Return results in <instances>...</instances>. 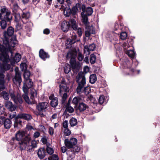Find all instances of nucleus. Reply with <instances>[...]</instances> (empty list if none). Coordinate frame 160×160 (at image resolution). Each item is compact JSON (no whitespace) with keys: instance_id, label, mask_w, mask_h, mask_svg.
Instances as JSON below:
<instances>
[{"instance_id":"51","label":"nucleus","mask_w":160,"mask_h":160,"mask_svg":"<svg viewBox=\"0 0 160 160\" xmlns=\"http://www.w3.org/2000/svg\"><path fill=\"white\" fill-rule=\"evenodd\" d=\"M32 24L31 22H29L27 23V26H26V28H27V27L28 30V31H30L31 30V28L32 26ZM27 29V28H26Z\"/></svg>"},{"instance_id":"3","label":"nucleus","mask_w":160,"mask_h":160,"mask_svg":"<svg viewBox=\"0 0 160 160\" xmlns=\"http://www.w3.org/2000/svg\"><path fill=\"white\" fill-rule=\"evenodd\" d=\"M76 81L78 82V86L77 88V93L81 95L88 94L90 92V88L88 87H84L86 83V79L83 73H79L76 78Z\"/></svg>"},{"instance_id":"19","label":"nucleus","mask_w":160,"mask_h":160,"mask_svg":"<svg viewBox=\"0 0 160 160\" xmlns=\"http://www.w3.org/2000/svg\"><path fill=\"white\" fill-rule=\"evenodd\" d=\"M30 17L29 13L28 12H25L23 11L22 14V19L21 18V20L19 22H22L23 23H26V22L25 21V20L28 19Z\"/></svg>"},{"instance_id":"20","label":"nucleus","mask_w":160,"mask_h":160,"mask_svg":"<svg viewBox=\"0 0 160 160\" xmlns=\"http://www.w3.org/2000/svg\"><path fill=\"white\" fill-rule=\"evenodd\" d=\"M22 89L24 93L22 95V97L26 102L28 104L31 103V102L30 101L28 95V91L27 89L24 87L23 88H22Z\"/></svg>"},{"instance_id":"39","label":"nucleus","mask_w":160,"mask_h":160,"mask_svg":"<svg viewBox=\"0 0 160 160\" xmlns=\"http://www.w3.org/2000/svg\"><path fill=\"white\" fill-rule=\"evenodd\" d=\"M71 13L73 14L72 10H71L69 8H66L64 11V14L66 17H69Z\"/></svg>"},{"instance_id":"27","label":"nucleus","mask_w":160,"mask_h":160,"mask_svg":"<svg viewBox=\"0 0 160 160\" xmlns=\"http://www.w3.org/2000/svg\"><path fill=\"white\" fill-rule=\"evenodd\" d=\"M82 101V98L79 97H74L72 101V103L74 104L75 106H77L78 103H81Z\"/></svg>"},{"instance_id":"11","label":"nucleus","mask_w":160,"mask_h":160,"mask_svg":"<svg viewBox=\"0 0 160 160\" xmlns=\"http://www.w3.org/2000/svg\"><path fill=\"white\" fill-rule=\"evenodd\" d=\"M15 74L14 78H13V81L15 84L19 86L22 82V79L18 67L15 68Z\"/></svg>"},{"instance_id":"7","label":"nucleus","mask_w":160,"mask_h":160,"mask_svg":"<svg viewBox=\"0 0 160 160\" xmlns=\"http://www.w3.org/2000/svg\"><path fill=\"white\" fill-rule=\"evenodd\" d=\"M49 107V104L47 102H43L38 103L37 104L36 108L38 112L37 114V115L43 116V112H45Z\"/></svg>"},{"instance_id":"15","label":"nucleus","mask_w":160,"mask_h":160,"mask_svg":"<svg viewBox=\"0 0 160 160\" xmlns=\"http://www.w3.org/2000/svg\"><path fill=\"white\" fill-rule=\"evenodd\" d=\"M85 26L86 29L85 31V36L86 37H89L90 34L95 33V30L93 27L92 26H90L89 25Z\"/></svg>"},{"instance_id":"40","label":"nucleus","mask_w":160,"mask_h":160,"mask_svg":"<svg viewBox=\"0 0 160 160\" xmlns=\"http://www.w3.org/2000/svg\"><path fill=\"white\" fill-rule=\"evenodd\" d=\"M96 56L94 54H92L90 56V61L92 64L94 63L96 60Z\"/></svg>"},{"instance_id":"60","label":"nucleus","mask_w":160,"mask_h":160,"mask_svg":"<svg viewBox=\"0 0 160 160\" xmlns=\"http://www.w3.org/2000/svg\"><path fill=\"white\" fill-rule=\"evenodd\" d=\"M50 30L48 28H46L43 31V33L45 34H48L50 33Z\"/></svg>"},{"instance_id":"18","label":"nucleus","mask_w":160,"mask_h":160,"mask_svg":"<svg viewBox=\"0 0 160 160\" xmlns=\"http://www.w3.org/2000/svg\"><path fill=\"white\" fill-rule=\"evenodd\" d=\"M61 29L64 32H67L70 28V24L68 22L63 21L61 24Z\"/></svg>"},{"instance_id":"35","label":"nucleus","mask_w":160,"mask_h":160,"mask_svg":"<svg viewBox=\"0 0 160 160\" xmlns=\"http://www.w3.org/2000/svg\"><path fill=\"white\" fill-rule=\"evenodd\" d=\"M97 80V78L95 74H92L90 76L89 82L91 83H94Z\"/></svg>"},{"instance_id":"4","label":"nucleus","mask_w":160,"mask_h":160,"mask_svg":"<svg viewBox=\"0 0 160 160\" xmlns=\"http://www.w3.org/2000/svg\"><path fill=\"white\" fill-rule=\"evenodd\" d=\"M14 29L12 27H9L7 32L5 31L4 32V38L3 39V42L5 47L11 46L12 47H15L17 44V41L15 37L12 38L11 36L14 33Z\"/></svg>"},{"instance_id":"10","label":"nucleus","mask_w":160,"mask_h":160,"mask_svg":"<svg viewBox=\"0 0 160 160\" xmlns=\"http://www.w3.org/2000/svg\"><path fill=\"white\" fill-rule=\"evenodd\" d=\"M131 63H130L129 60L126 58L124 59L123 62L121 63V67L122 68L129 69L130 71V73L127 74H132L134 72V70L133 68H131Z\"/></svg>"},{"instance_id":"62","label":"nucleus","mask_w":160,"mask_h":160,"mask_svg":"<svg viewBox=\"0 0 160 160\" xmlns=\"http://www.w3.org/2000/svg\"><path fill=\"white\" fill-rule=\"evenodd\" d=\"M41 141L44 144H46L47 142V139L46 137H43L41 139Z\"/></svg>"},{"instance_id":"37","label":"nucleus","mask_w":160,"mask_h":160,"mask_svg":"<svg viewBox=\"0 0 160 160\" xmlns=\"http://www.w3.org/2000/svg\"><path fill=\"white\" fill-rule=\"evenodd\" d=\"M69 123L71 126H74L77 124V120L75 118H72L69 121Z\"/></svg>"},{"instance_id":"42","label":"nucleus","mask_w":160,"mask_h":160,"mask_svg":"<svg viewBox=\"0 0 160 160\" xmlns=\"http://www.w3.org/2000/svg\"><path fill=\"white\" fill-rule=\"evenodd\" d=\"M30 75V72L28 71H26L24 73V77L26 81L27 80L31 79L29 78Z\"/></svg>"},{"instance_id":"45","label":"nucleus","mask_w":160,"mask_h":160,"mask_svg":"<svg viewBox=\"0 0 160 160\" xmlns=\"http://www.w3.org/2000/svg\"><path fill=\"white\" fill-rule=\"evenodd\" d=\"M122 47L125 51L127 50L130 47V45L128 44V42H125L122 44Z\"/></svg>"},{"instance_id":"57","label":"nucleus","mask_w":160,"mask_h":160,"mask_svg":"<svg viewBox=\"0 0 160 160\" xmlns=\"http://www.w3.org/2000/svg\"><path fill=\"white\" fill-rule=\"evenodd\" d=\"M40 136V133L38 132H34L33 134V137L34 138H37Z\"/></svg>"},{"instance_id":"36","label":"nucleus","mask_w":160,"mask_h":160,"mask_svg":"<svg viewBox=\"0 0 160 160\" xmlns=\"http://www.w3.org/2000/svg\"><path fill=\"white\" fill-rule=\"evenodd\" d=\"M69 149H71L72 152H78L79 151L80 149V147L78 145H74Z\"/></svg>"},{"instance_id":"61","label":"nucleus","mask_w":160,"mask_h":160,"mask_svg":"<svg viewBox=\"0 0 160 160\" xmlns=\"http://www.w3.org/2000/svg\"><path fill=\"white\" fill-rule=\"evenodd\" d=\"M5 119L4 117L1 116L0 118V124L2 125L3 124Z\"/></svg>"},{"instance_id":"34","label":"nucleus","mask_w":160,"mask_h":160,"mask_svg":"<svg viewBox=\"0 0 160 160\" xmlns=\"http://www.w3.org/2000/svg\"><path fill=\"white\" fill-rule=\"evenodd\" d=\"M126 53L132 59L134 58L135 57V53L133 50H127L126 52Z\"/></svg>"},{"instance_id":"56","label":"nucleus","mask_w":160,"mask_h":160,"mask_svg":"<svg viewBox=\"0 0 160 160\" xmlns=\"http://www.w3.org/2000/svg\"><path fill=\"white\" fill-rule=\"evenodd\" d=\"M21 22H17V23L16 25V27L18 30L22 28V25L21 23Z\"/></svg>"},{"instance_id":"9","label":"nucleus","mask_w":160,"mask_h":160,"mask_svg":"<svg viewBox=\"0 0 160 160\" xmlns=\"http://www.w3.org/2000/svg\"><path fill=\"white\" fill-rule=\"evenodd\" d=\"M9 93L11 99L16 104L18 103H22V102L21 96L19 94H18L16 96L14 91L12 89L9 90Z\"/></svg>"},{"instance_id":"12","label":"nucleus","mask_w":160,"mask_h":160,"mask_svg":"<svg viewBox=\"0 0 160 160\" xmlns=\"http://www.w3.org/2000/svg\"><path fill=\"white\" fill-rule=\"evenodd\" d=\"M12 12L14 14L15 21L16 22H18L21 20V17L19 13L18 12L19 9L17 3H12Z\"/></svg>"},{"instance_id":"5","label":"nucleus","mask_w":160,"mask_h":160,"mask_svg":"<svg viewBox=\"0 0 160 160\" xmlns=\"http://www.w3.org/2000/svg\"><path fill=\"white\" fill-rule=\"evenodd\" d=\"M0 18L1 20L0 24L1 28L4 29L7 27L6 21H10L12 18L10 11L4 7L0 9Z\"/></svg>"},{"instance_id":"58","label":"nucleus","mask_w":160,"mask_h":160,"mask_svg":"<svg viewBox=\"0 0 160 160\" xmlns=\"http://www.w3.org/2000/svg\"><path fill=\"white\" fill-rule=\"evenodd\" d=\"M77 30V33L78 34V35L79 37H80L82 36V31L81 28H78Z\"/></svg>"},{"instance_id":"17","label":"nucleus","mask_w":160,"mask_h":160,"mask_svg":"<svg viewBox=\"0 0 160 160\" xmlns=\"http://www.w3.org/2000/svg\"><path fill=\"white\" fill-rule=\"evenodd\" d=\"M49 99L51 100L50 104L52 107L55 108L57 106L58 104V98L56 97H54L53 94L50 95L49 97Z\"/></svg>"},{"instance_id":"25","label":"nucleus","mask_w":160,"mask_h":160,"mask_svg":"<svg viewBox=\"0 0 160 160\" xmlns=\"http://www.w3.org/2000/svg\"><path fill=\"white\" fill-rule=\"evenodd\" d=\"M37 154L38 158L40 159H42L45 157V152L44 148H39L38 152Z\"/></svg>"},{"instance_id":"22","label":"nucleus","mask_w":160,"mask_h":160,"mask_svg":"<svg viewBox=\"0 0 160 160\" xmlns=\"http://www.w3.org/2000/svg\"><path fill=\"white\" fill-rule=\"evenodd\" d=\"M4 78V75L3 74L0 73V92L2 89H3L5 88V81Z\"/></svg>"},{"instance_id":"21","label":"nucleus","mask_w":160,"mask_h":160,"mask_svg":"<svg viewBox=\"0 0 160 160\" xmlns=\"http://www.w3.org/2000/svg\"><path fill=\"white\" fill-rule=\"evenodd\" d=\"M5 105L7 108L11 111H14L16 109V106L13 105L12 103L10 101H6Z\"/></svg>"},{"instance_id":"64","label":"nucleus","mask_w":160,"mask_h":160,"mask_svg":"<svg viewBox=\"0 0 160 160\" xmlns=\"http://www.w3.org/2000/svg\"><path fill=\"white\" fill-rule=\"evenodd\" d=\"M70 22L71 26L76 24V22L73 19H72L71 20Z\"/></svg>"},{"instance_id":"24","label":"nucleus","mask_w":160,"mask_h":160,"mask_svg":"<svg viewBox=\"0 0 160 160\" xmlns=\"http://www.w3.org/2000/svg\"><path fill=\"white\" fill-rule=\"evenodd\" d=\"M33 85V82L32 81V80L31 79L27 80L25 81V82L24 83L23 88L25 87L28 90V89L31 88Z\"/></svg>"},{"instance_id":"52","label":"nucleus","mask_w":160,"mask_h":160,"mask_svg":"<svg viewBox=\"0 0 160 160\" xmlns=\"http://www.w3.org/2000/svg\"><path fill=\"white\" fill-rule=\"evenodd\" d=\"M78 58L80 61H81L83 58V56L81 53L79 52L78 54Z\"/></svg>"},{"instance_id":"41","label":"nucleus","mask_w":160,"mask_h":160,"mask_svg":"<svg viewBox=\"0 0 160 160\" xmlns=\"http://www.w3.org/2000/svg\"><path fill=\"white\" fill-rule=\"evenodd\" d=\"M46 150L47 152L50 155L52 154L54 152V150L53 148L49 146H47Z\"/></svg>"},{"instance_id":"26","label":"nucleus","mask_w":160,"mask_h":160,"mask_svg":"<svg viewBox=\"0 0 160 160\" xmlns=\"http://www.w3.org/2000/svg\"><path fill=\"white\" fill-rule=\"evenodd\" d=\"M30 99L32 100V102L34 101V99L37 97V91L34 89L32 88L31 90Z\"/></svg>"},{"instance_id":"28","label":"nucleus","mask_w":160,"mask_h":160,"mask_svg":"<svg viewBox=\"0 0 160 160\" xmlns=\"http://www.w3.org/2000/svg\"><path fill=\"white\" fill-rule=\"evenodd\" d=\"M65 111L70 113H71L74 111V108L70 106V103L69 101L66 105Z\"/></svg>"},{"instance_id":"30","label":"nucleus","mask_w":160,"mask_h":160,"mask_svg":"<svg viewBox=\"0 0 160 160\" xmlns=\"http://www.w3.org/2000/svg\"><path fill=\"white\" fill-rule=\"evenodd\" d=\"M3 124L6 128H9L11 126V121L9 119H6L4 121Z\"/></svg>"},{"instance_id":"53","label":"nucleus","mask_w":160,"mask_h":160,"mask_svg":"<svg viewBox=\"0 0 160 160\" xmlns=\"http://www.w3.org/2000/svg\"><path fill=\"white\" fill-rule=\"evenodd\" d=\"M20 68L22 70H25L27 68V65L25 63H22L20 65Z\"/></svg>"},{"instance_id":"54","label":"nucleus","mask_w":160,"mask_h":160,"mask_svg":"<svg viewBox=\"0 0 160 160\" xmlns=\"http://www.w3.org/2000/svg\"><path fill=\"white\" fill-rule=\"evenodd\" d=\"M4 110L5 108L4 107L0 104V114H4Z\"/></svg>"},{"instance_id":"47","label":"nucleus","mask_w":160,"mask_h":160,"mask_svg":"<svg viewBox=\"0 0 160 160\" xmlns=\"http://www.w3.org/2000/svg\"><path fill=\"white\" fill-rule=\"evenodd\" d=\"M64 134L65 136H69L71 133V131L68 128H65L63 131Z\"/></svg>"},{"instance_id":"14","label":"nucleus","mask_w":160,"mask_h":160,"mask_svg":"<svg viewBox=\"0 0 160 160\" xmlns=\"http://www.w3.org/2000/svg\"><path fill=\"white\" fill-rule=\"evenodd\" d=\"M77 143V139L73 138H71L69 141L67 139H65L64 141L65 145L68 148H71L76 144Z\"/></svg>"},{"instance_id":"38","label":"nucleus","mask_w":160,"mask_h":160,"mask_svg":"<svg viewBox=\"0 0 160 160\" xmlns=\"http://www.w3.org/2000/svg\"><path fill=\"white\" fill-rule=\"evenodd\" d=\"M2 96L3 98L5 100H8L9 98V93L5 91H3L1 93Z\"/></svg>"},{"instance_id":"44","label":"nucleus","mask_w":160,"mask_h":160,"mask_svg":"<svg viewBox=\"0 0 160 160\" xmlns=\"http://www.w3.org/2000/svg\"><path fill=\"white\" fill-rule=\"evenodd\" d=\"M122 47L125 51L127 50L130 47V45L128 44V42H125L122 44Z\"/></svg>"},{"instance_id":"2","label":"nucleus","mask_w":160,"mask_h":160,"mask_svg":"<svg viewBox=\"0 0 160 160\" xmlns=\"http://www.w3.org/2000/svg\"><path fill=\"white\" fill-rule=\"evenodd\" d=\"M25 134V132L23 131H19L16 134V139L19 141L20 148L22 150L26 149L29 152L33 151L37 147V142L34 140H32L29 135L23 138Z\"/></svg>"},{"instance_id":"1","label":"nucleus","mask_w":160,"mask_h":160,"mask_svg":"<svg viewBox=\"0 0 160 160\" xmlns=\"http://www.w3.org/2000/svg\"><path fill=\"white\" fill-rule=\"evenodd\" d=\"M14 47L12 48L11 46L5 47L0 44V60L2 62V63L0 62V72H3L5 71L8 70L11 67L9 64L8 62L10 61L9 54H11V58L16 62H18L21 58V55L18 53H16L14 57L12 51Z\"/></svg>"},{"instance_id":"48","label":"nucleus","mask_w":160,"mask_h":160,"mask_svg":"<svg viewBox=\"0 0 160 160\" xmlns=\"http://www.w3.org/2000/svg\"><path fill=\"white\" fill-rule=\"evenodd\" d=\"M50 158V160H58L59 158L58 155L56 154H53L52 156L48 157Z\"/></svg>"},{"instance_id":"43","label":"nucleus","mask_w":160,"mask_h":160,"mask_svg":"<svg viewBox=\"0 0 160 160\" xmlns=\"http://www.w3.org/2000/svg\"><path fill=\"white\" fill-rule=\"evenodd\" d=\"M93 12V10L91 7H88L87 8L86 14L88 16L91 15Z\"/></svg>"},{"instance_id":"29","label":"nucleus","mask_w":160,"mask_h":160,"mask_svg":"<svg viewBox=\"0 0 160 160\" xmlns=\"http://www.w3.org/2000/svg\"><path fill=\"white\" fill-rule=\"evenodd\" d=\"M87 107L88 106L86 104L82 102L79 104L78 109L80 111H83L85 110Z\"/></svg>"},{"instance_id":"31","label":"nucleus","mask_w":160,"mask_h":160,"mask_svg":"<svg viewBox=\"0 0 160 160\" xmlns=\"http://www.w3.org/2000/svg\"><path fill=\"white\" fill-rule=\"evenodd\" d=\"M18 117L19 118H22L27 120H30L32 118L30 115L25 113L19 114L18 115Z\"/></svg>"},{"instance_id":"50","label":"nucleus","mask_w":160,"mask_h":160,"mask_svg":"<svg viewBox=\"0 0 160 160\" xmlns=\"http://www.w3.org/2000/svg\"><path fill=\"white\" fill-rule=\"evenodd\" d=\"M64 70L66 73H68L70 71L69 65L68 64L66 65L64 68Z\"/></svg>"},{"instance_id":"23","label":"nucleus","mask_w":160,"mask_h":160,"mask_svg":"<svg viewBox=\"0 0 160 160\" xmlns=\"http://www.w3.org/2000/svg\"><path fill=\"white\" fill-rule=\"evenodd\" d=\"M39 56L40 58L44 60L49 57L48 54L42 49H40L39 51Z\"/></svg>"},{"instance_id":"63","label":"nucleus","mask_w":160,"mask_h":160,"mask_svg":"<svg viewBox=\"0 0 160 160\" xmlns=\"http://www.w3.org/2000/svg\"><path fill=\"white\" fill-rule=\"evenodd\" d=\"M21 122L20 120H17L16 121L15 123L14 124V127L15 128L18 127V123H19V124H20Z\"/></svg>"},{"instance_id":"32","label":"nucleus","mask_w":160,"mask_h":160,"mask_svg":"<svg viewBox=\"0 0 160 160\" xmlns=\"http://www.w3.org/2000/svg\"><path fill=\"white\" fill-rule=\"evenodd\" d=\"M77 36V35L75 33L73 34L71 37V39H68L67 41H68L69 42V44H72L73 43H74L76 41H78V40H76Z\"/></svg>"},{"instance_id":"6","label":"nucleus","mask_w":160,"mask_h":160,"mask_svg":"<svg viewBox=\"0 0 160 160\" xmlns=\"http://www.w3.org/2000/svg\"><path fill=\"white\" fill-rule=\"evenodd\" d=\"M60 79L61 80L60 83L62 84L59 85V94L63 99H66L67 97V93L69 91V88L66 84H64L65 80L63 78L61 77Z\"/></svg>"},{"instance_id":"55","label":"nucleus","mask_w":160,"mask_h":160,"mask_svg":"<svg viewBox=\"0 0 160 160\" xmlns=\"http://www.w3.org/2000/svg\"><path fill=\"white\" fill-rule=\"evenodd\" d=\"M68 121L65 120V121L63 123L62 126L63 127L65 128H68Z\"/></svg>"},{"instance_id":"46","label":"nucleus","mask_w":160,"mask_h":160,"mask_svg":"<svg viewBox=\"0 0 160 160\" xmlns=\"http://www.w3.org/2000/svg\"><path fill=\"white\" fill-rule=\"evenodd\" d=\"M105 97L103 95H101L100 96L98 99L99 103L101 104H102L105 102Z\"/></svg>"},{"instance_id":"8","label":"nucleus","mask_w":160,"mask_h":160,"mask_svg":"<svg viewBox=\"0 0 160 160\" xmlns=\"http://www.w3.org/2000/svg\"><path fill=\"white\" fill-rule=\"evenodd\" d=\"M76 57V53L73 51L69 52L67 55V58H71L70 62L72 68L78 69V65L76 63L75 60Z\"/></svg>"},{"instance_id":"16","label":"nucleus","mask_w":160,"mask_h":160,"mask_svg":"<svg viewBox=\"0 0 160 160\" xmlns=\"http://www.w3.org/2000/svg\"><path fill=\"white\" fill-rule=\"evenodd\" d=\"M96 48L95 45L94 43H92L89 46H85L84 47V52L85 54L86 55L89 54L90 51H93Z\"/></svg>"},{"instance_id":"13","label":"nucleus","mask_w":160,"mask_h":160,"mask_svg":"<svg viewBox=\"0 0 160 160\" xmlns=\"http://www.w3.org/2000/svg\"><path fill=\"white\" fill-rule=\"evenodd\" d=\"M86 7L84 5L79 3H77L75 7H73L72 9V11L73 14H75L78 12H80L82 11V13H84L85 11Z\"/></svg>"},{"instance_id":"59","label":"nucleus","mask_w":160,"mask_h":160,"mask_svg":"<svg viewBox=\"0 0 160 160\" xmlns=\"http://www.w3.org/2000/svg\"><path fill=\"white\" fill-rule=\"evenodd\" d=\"M54 130L53 128L51 127L49 128V133L51 135H52L54 133Z\"/></svg>"},{"instance_id":"49","label":"nucleus","mask_w":160,"mask_h":160,"mask_svg":"<svg viewBox=\"0 0 160 160\" xmlns=\"http://www.w3.org/2000/svg\"><path fill=\"white\" fill-rule=\"evenodd\" d=\"M127 36V34L126 32H122L120 34V38L122 40L126 39Z\"/></svg>"},{"instance_id":"33","label":"nucleus","mask_w":160,"mask_h":160,"mask_svg":"<svg viewBox=\"0 0 160 160\" xmlns=\"http://www.w3.org/2000/svg\"><path fill=\"white\" fill-rule=\"evenodd\" d=\"M81 15L82 17L83 22L85 26L88 25L89 24L88 22V18L86 15H85L84 13H81Z\"/></svg>"}]
</instances>
